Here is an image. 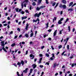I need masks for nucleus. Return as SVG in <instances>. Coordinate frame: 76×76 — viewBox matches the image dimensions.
Returning <instances> with one entry per match:
<instances>
[{"label": "nucleus", "instance_id": "nucleus-1", "mask_svg": "<svg viewBox=\"0 0 76 76\" xmlns=\"http://www.w3.org/2000/svg\"><path fill=\"white\" fill-rule=\"evenodd\" d=\"M59 7H60V8H61V9H62V8H63V9H66L67 7L65 4L63 5L62 4H59Z\"/></svg>", "mask_w": 76, "mask_h": 76}, {"label": "nucleus", "instance_id": "nucleus-2", "mask_svg": "<svg viewBox=\"0 0 76 76\" xmlns=\"http://www.w3.org/2000/svg\"><path fill=\"white\" fill-rule=\"evenodd\" d=\"M25 64V62L23 61L22 60L21 61V62H18L17 63V65L19 67H20V66H21V64H22V66H23L24 65V64Z\"/></svg>", "mask_w": 76, "mask_h": 76}, {"label": "nucleus", "instance_id": "nucleus-3", "mask_svg": "<svg viewBox=\"0 0 76 76\" xmlns=\"http://www.w3.org/2000/svg\"><path fill=\"white\" fill-rule=\"evenodd\" d=\"M41 15V12H40L39 13V14L38 13H36L34 15V17H37V18H39L40 16Z\"/></svg>", "mask_w": 76, "mask_h": 76}, {"label": "nucleus", "instance_id": "nucleus-4", "mask_svg": "<svg viewBox=\"0 0 76 76\" xmlns=\"http://www.w3.org/2000/svg\"><path fill=\"white\" fill-rule=\"evenodd\" d=\"M58 65H59V64H57L56 62H54L53 64V68H56V66H57V67H58Z\"/></svg>", "mask_w": 76, "mask_h": 76}, {"label": "nucleus", "instance_id": "nucleus-5", "mask_svg": "<svg viewBox=\"0 0 76 76\" xmlns=\"http://www.w3.org/2000/svg\"><path fill=\"white\" fill-rule=\"evenodd\" d=\"M28 68H27L25 70H24L23 71V73H26L27 72H28Z\"/></svg>", "mask_w": 76, "mask_h": 76}, {"label": "nucleus", "instance_id": "nucleus-6", "mask_svg": "<svg viewBox=\"0 0 76 76\" xmlns=\"http://www.w3.org/2000/svg\"><path fill=\"white\" fill-rule=\"evenodd\" d=\"M57 30H56L54 31V33H53V37H54L56 35V34H57Z\"/></svg>", "mask_w": 76, "mask_h": 76}, {"label": "nucleus", "instance_id": "nucleus-7", "mask_svg": "<svg viewBox=\"0 0 76 76\" xmlns=\"http://www.w3.org/2000/svg\"><path fill=\"white\" fill-rule=\"evenodd\" d=\"M32 67H33V68L34 69H35V68H36V67H37V65H36V64H33V65H32Z\"/></svg>", "mask_w": 76, "mask_h": 76}, {"label": "nucleus", "instance_id": "nucleus-8", "mask_svg": "<svg viewBox=\"0 0 76 76\" xmlns=\"http://www.w3.org/2000/svg\"><path fill=\"white\" fill-rule=\"evenodd\" d=\"M41 1H42V0H38L37 1L38 5H39L40 3H41Z\"/></svg>", "mask_w": 76, "mask_h": 76}, {"label": "nucleus", "instance_id": "nucleus-9", "mask_svg": "<svg viewBox=\"0 0 76 76\" xmlns=\"http://www.w3.org/2000/svg\"><path fill=\"white\" fill-rule=\"evenodd\" d=\"M1 44H2L1 45V46H4V41H3L2 42H1Z\"/></svg>", "mask_w": 76, "mask_h": 76}, {"label": "nucleus", "instance_id": "nucleus-10", "mask_svg": "<svg viewBox=\"0 0 76 76\" xmlns=\"http://www.w3.org/2000/svg\"><path fill=\"white\" fill-rule=\"evenodd\" d=\"M42 58H39V61L38 62L39 64L41 63V61H42Z\"/></svg>", "mask_w": 76, "mask_h": 76}, {"label": "nucleus", "instance_id": "nucleus-11", "mask_svg": "<svg viewBox=\"0 0 76 76\" xmlns=\"http://www.w3.org/2000/svg\"><path fill=\"white\" fill-rule=\"evenodd\" d=\"M62 3H64V4H66V1L65 0H62L61 1Z\"/></svg>", "mask_w": 76, "mask_h": 76}, {"label": "nucleus", "instance_id": "nucleus-12", "mask_svg": "<svg viewBox=\"0 0 76 76\" xmlns=\"http://www.w3.org/2000/svg\"><path fill=\"white\" fill-rule=\"evenodd\" d=\"M73 2H70L69 5V7H70V6H72L73 5Z\"/></svg>", "mask_w": 76, "mask_h": 76}, {"label": "nucleus", "instance_id": "nucleus-13", "mask_svg": "<svg viewBox=\"0 0 76 76\" xmlns=\"http://www.w3.org/2000/svg\"><path fill=\"white\" fill-rule=\"evenodd\" d=\"M27 18V16L23 17L22 18V20H23V19H26Z\"/></svg>", "mask_w": 76, "mask_h": 76}, {"label": "nucleus", "instance_id": "nucleus-14", "mask_svg": "<svg viewBox=\"0 0 76 76\" xmlns=\"http://www.w3.org/2000/svg\"><path fill=\"white\" fill-rule=\"evenodd\" d=\"M58 23L59 25H60V24H61V23H62V22H61V21L59 20H58Z\"/></svg>", "mask_w": 76, "mask_h": 76}, {"label": "nucleus", "instance_id": "nucleus-15", "mask_svg": "<svg viewBox=\"0 0 76 76\" xmlns=\"http://www.w3.org/2000/svg\"><path fill=\"white\" fill-rule=\"evenodd\" d=\"M40 9H44V8H45V6H42L40 7Z\"/></svg>", "mask_w": 76, "mask_h": 76}, {"label": "nucleus", "instance_id": "nucleus-16", "mask_svg": "<svg viewBox=\"0 0 76 76\" xmlns=\"http://www.w3.org/2000/svg\"><path fill=\"white\" fill-rule=\"evenodd\" d=\"M40 9H41V8L40 7L39 8L38 7L36 9L38 11H39V10H40Z\"/></svg>", "mask_w": 76, "mask_h": 76}, {"label": "nucleus", "instance_id": "nucleus-17", "mask_svg": "<svg viewBox=\"0 0 76 76\" xmlns=\"http://www.w3.org/2000/svg\"><path fill=\"white\" fill-rule=\"evenodd\" d=\"M48 25H49V23L48 22L47 23V24H46V29L48 28Z\"/></svg>", "mask_w": 76, "mask_h": 76}, {"label": "nucleus", "instance_id": "nucleus-18", "mask_svg": "<svg viewBox=\"0 0 76 76\" xmlns=\"http://www.w3.org/2000/svg\"><path fill=\"white\" fill-rule=\"evenodd\" d=\"M25 36L26 37V38H28V37H29V35L27 34H26Z\"/></svg>", "mask_w": 76, "mask_h": 76}, {"label": "nucleus", "instance_id": "nucleus-19", "mask_svg": "<svg viewBox=\"0 0 76 76\" xmlns=\"http://www.w3.org/2000/svg\"><path fill=\"white\" fill-rule=\"evenodd\" d=\"M25 2H26V3H28L29 2V1L28 0H25V1H23V3H25Z\"/></svg>", "mask_w": 76, "mask_h": 76}, {"label": "nucleus", "instance_id": "nucleus-20", "mask_svg": "<svg viewBox=\"0 0 76 76\" xmlns=\"http://www.w3.org/2000/svg\"><path fill=\"white\" fill-rule=\"evenodd\" d=\"M69 20V19L68 18H66V21H65L64 23H66L67 22H68V20Z\"/></svg>", "mask_w": 76, "mask_h": 76}, {"label": "nucleus", "instance_id": "nucleus-21", "mask_svg": "<svg viewBox=\"0 0 76 76\" xmlns=\"http://www.w3.org/2000/svg\"><path fill=\"white\" fill-rule=\"evenodd\" d=\"M68 28L69 32H70V26H68Z\"/></svg>", "mask_w": 76, "mask_h": 76}, {"label": "nucleus", "instance_id": "nucleus-22", "mask_svg": "<svg viewBox=\"0 0 76 76\" xmlns=\"http://www.w3.org/2000/svg\"><path fill=\"white\" fill-rule=\"evenodd\" d=\"M68 11H71V12H72V11H73V9H72V8L68 9Z\"/></svg>", "mask_w": 76, "mask_h": 76}, {"label": "nucleus", "instance_id": "nucleus-23", "mask_svg": "<svg viewBox=\"0 0 76 76\" xmlns=\"http://www.w3.org/2000/svg\"><path fill=\"white\" fill-rule=\"evenodd\" d=\"M19 72H17V75H18V76H21V75H20V74H19Z\"/></svg>", "mask_w": 76, "mask_h": 76}, {"label": "nucleus", "instance_id": "nucleus-24", "mask_svg": "<svg viewBox=\"0 0 76 76\" xmlns=\"http://www.w3.org/2000/svg\"><path fill=\"white\" fill-rule=\"evenodd\" d=\"M20 13H21L22 14V15H23L25 13V12L22 11L21 12H20Z\"/></svg>", "mask_w": 76, "mask_h": 76}, {"label": "nucleus", "instance_id": "nucleus-25", "mask_svg": "<svg viewBox=\"0 0 76 76\" xmlns=\"http://www.w3.org/2000/svg\"><path fill=\"white\" fill-rule=\"evenodd\" d=\"M46 0V3L47 4H49V2H48V0Z\"/></svg>", "mask_w": 76, "mask_h": 76}, {"label": "nucleus", "instance_id": "nucleus-26", "mask_svg": "<svg viewBox=\"0 0 76 76\" xmlns=\"http://www.w3.org/2000/svg\"><path fill=\"white\" fill-rule=\"evenodd\" d=\"M58 4H59L58 3L56 4V5L55 7V8H56V7H57V6H58Z\"/></svg>", "mask_w": 76, "mask_h": 76}, {"label": "nucleus", "instance_id": "nucleus-27", "mask_svg": "<svg viewBox=\"0 0 76 76\" xmlns=\"http://www.w3.org/2000/svg\"><path fill=\"white\" fill-rule=\"evenodd\" d=\"M62 47V45H60L58 47V48L59 49H60V48H61Z\"/></svg>", "mask_w": 76, "mask_h": 76}, {"label": "nucleus", "instance_id": "nucleus-28", "mask_svg": "<svg viewBox=\"0 0 76 76\" xmlns=\"http://www.w3.org/2000/svg\"><path fill=\"white\" fill-rule=\"evenodd\" d=\"M32 4L33 6H35V5H36V3H35V2H34L32 3Z\"/></svg>", "mask_w": 76, "mask_h": 76}, {"label": "nucleus", "instance_id": "nucleus-29", "mask_svg": "<svg viewBox=\"0 0 76 76\" xmlns=\"http://www.w3.org/2000/svg\"><path fill=\"white\" fill-rule=\"evenodd\" d=\"M56 2H54L52 4L53 6H54L56 5Z\"/></svg>", "mask_w": 76, "mask_h": 76}, {"label": "nucleus", "instance_id": "nucleus-30", "mask_svg": "<svg viewBox=\"0 0 76 76\" xmlns=\"http://www.w3.org/2000/svg\"><path fill=\"white\" fill-rule=\"evenodd\" d=\"M33 35H34V33H31L30 37H33Z\"/></svg>", "mask_w": 76, "mask_h": 76}, {"label": "nucleus", "instance_id": "nucleus-31", "mask_svg": "<svg viewBox=\"0 0 76 76\" xmlns=\"http://www.w3.org/2000/svg\"><path fill=\"white\" fill-rule=\"evenodd\" d=\"M45 55L46 56H47V57H50V55L48 53H46Z\"/></svg>", "mask_w": 76, "mask_h": 76}, {"label": "nucleus", "instance_id": "nucleus-32", "mask_svg": "<svg viewBox=\"0 0 76 76\" xmlns=\"http://www.w3.org/2000/svg\"><path fill=\"white\" fill-rule=\"evenodd\" d=\"M15 45V43H13L11 45L12 47H14Z\"/></svg>", "mask_w": 76, "mask_h": 76}, {"label": "nucleus", "instance_id": "nucleus-33", "mask_svg": "<svg viewBox=\"0 0 76 76\" xmlns=\"http://www.w3.org/2000/svg\"><path fill=\"white\" fill-rule=\"evenodd\" d=\"M15 10H16V12H18L19 11H18V10H19V8H17L15 9Z\"/></svg>", "mask_w": 76, "mask_h": 76}, {"label": "nucleus", "instance_id": "nucleus-34", "mask_svg": "<svg viewBox=\"0 0 76 76\" xmlns=\"http://www.w3.org/2000/svg\"><path fill=\"white\" fill-rule=\"evenodd\" d=\"M3 50H4V51H5L6 53H7V50H6V49H4Z\"/></svg>", "mask_w": 76, "mask_h": 76}, {"label": "nucleus", "instance_id": "nucleus-35", "mask_svg": "<svg viewBox=\"0 0 76 76\" xmlns=\"http://www.w3.org/2000/svg\"><path fill=\"white\" fill-rule=\"evenodd\" d=\"M50 60H54V58H53V57H51L50 58Z\"/></svg>", "mask_w": 76, "mask_h": 76}, {"label": "nucleus", "instance_id": "nucleus-36", "mask_svg": "<svg viewBox=\"0 0 76 76\" xmlns=\"http://www.w3.org/2000/svg\"><path fill=\"white\" fill-rule=\"evenodd\" d=\"M52 57L53 58H55V56H54V53L52 54Z\"/></svg>", "mask_w": 76, "mask_h": 76}, {"label": "nucleus", "instance_id": "nucleus-37", "mask_svg": "<svg viewBox=\"0 0 76 76\" xmlns=\"http://www.w3.org/2000/svg\"><path fill=\"white\" fill-rule=\"evenodd\" d=\"M52 31V30L51 29H49V30H48V32H51V31Z\"/></svg>", "mask_w": 76, "mask_h": 76}, {"label": "nucleus", "instance_id": "nucleus-38", "mask_svg": "<svg viewBox=\"0 0 76 76\" xmlns=\"http://www.w3.org/2000/svg\"><path fill=\"white\" fill-rule=\"evenodd\" d=\"M67 48L68 50H69V45H67Z\"/></svg>", "mask_w": 76, "mask_h": 76}, {"label": "nucleus", "instance_id": "nucleus-39", "mask_svg": "<svg viewBox=\"0 0 76 76\" xmlns=\"http://www.w3.org/2000/svg\"><path fill=\"white\" fill-rule=\"evenodd\" d=\"M24 7H26V3L24 4Z\"/></svg>", "mask_w": 76, "mask_h": 76}, {"label": "nucleus", "instance_id": "nucleus-40", "mask_svg": "<svg viewBox=\"0 0 76 76\" xmlns=\"http://www.w3.org/2000/svg\"><path fill=\"white\" fill-rule=\"evenodd\" d=\"M28 50H26V55H27V54H28Z\"/></svg>", "mask_w": 76, "mask_h": 76}, {"label": "nucleus", "instance_id": "nucleus-41", "mask_svg": "<svg viewBox=\"0 0 76 76\" xmlns=\"http://www.w3.org/2000/svg\"><path fill=\"white\" fill-rule=\"evenodd\" d=\"M33 56V55L32 54H30L29 56L30 57H32Z\"/></svg>", "mask_w": 76, "mask_h": 76}, {"label": "nucleus", "instance_id": "nucleus-42", "mask_svg": "<svg viewBox=\"0 0 76 76\" xmlns=\"http://www.w3.org/2000/svg\"><path fill=\"white\" fill-rule=\"evenodd\" d=\"M65 52H66L65 51H64L63 52V53H62V54H61V56H62L63 55H64V53H65Z\"/></svg>", "mask_w": 76, "mask_h": 76}, {"label": "nucleus", "instance_id": "nucleus-43", "mask_svg": "<svg viewBox=\"0 0 76 76\" xmlns=\"http://www.w3.org/2000/svg\"><path fill=\"white\" fill-rule=\"evenodd\" d=\"M17 30L19 32H20V29L19 28H17Z\"/></svg>", "mask_w": 76, "mask_h": 76}, {"label": "nucleus", "instance_id": "nucleus-44", "mask_svg": "<svg viewBox=\"0 0 76 76\" xmlns=\"http://www.w3.org/2000/svg\"><path fill=\"white\" fill-rule=\"evenodd\" d=\"M13 65H14V66H15L16 67H17V65H16V64L15 63L14 64H13Z\"/></svg>", "mask_w": 76, "mask_h": 76}, {"label": "nucleus", "instance_id": "nucleus-45", "mask_svg": "<svg viewBox=\"0 0 76 76\" xmlns=\"http://www.w3.org/2000/svg\"><path fill=\"white\" fill-rule=\"evenodd\" d=\"M2 46V47H3L2 49L4 50V49H5V48H4V46Z\"/></svg>", "mask_w": 76, "mask_h": 76}, {"label": "nucleus", "instance_id": "nucleus-46", "mask_svg": "<svg viewBox=\"0 0 76 76\" xmlns=\"http://www.w3.org/2000/svg\"><path fill=\"white\" fill-rule=\"evenodd\" d=\"M39 56L40 57H42L43 55H42V54H39Z\"/></svg>", "mask_w": 76, "mask_h": 76}, {"label": "nucleus", "instance_id": "nucleus-47", "mask_svg": "<svg viewBox=\"0 0 76 76\" xmlns=\"http://www.w3.org/2000/svg\"><path fill=\"white\" fill-rule=\"evenodd\" d=\"M39 67H41V68H42L43 67H44V66H43V65H40L39 66Z\"/></svg>", "mask_w": 76, "mask_h": 76}, {"label": "nucleus", "instance_id": "nucleus-48", "mask_svg": "<svg viewBox=\"0 0 76 76\" xmlns=\"http://www.w3.org/2000/svg\"><path fill=\"white\" fill-rule=\"evenodd\" d=\"M63 19H64V18H61L60 20H59L61 21H62V20H63Z\"/></svg>", "mask_w": 76, "mask_h": 76}, {"label": "nucleus", "instance_id": "nucleus-49", "mask_svg": "<svg viewBox=\"0 0 76 76\" xmlns=\"http://www.w3.org/2000/svg\"><path fill=\"white\" fill-rule=\"evenodd\" d=\"M25 12H26V13H29V12L28 11V10H26L25 11Z\"/></svg>", "mask_w": 76, "mask_h": 76}, {"label": "nucleus", "instance_id": "nucleus-50", "mask_svg": "<svg viewBox=\"0 0 76 76\" xmlns=\"http://www.w3.org/2000/svg\"><path fill=\"white\" fill-rule=\"evenodd\" d=\"M13 34V31H12L10 32L9 35H10V34Z\"/></svg>", "mask_w": 76, "mask_h": 76}, {"label": "nucleus", "instance_id": "nucleus-51", "mask_svg": "<svg viewBox=\"0 0 76 76\" xmlns=\"http://www.w3.org/2000/svg\"><path fill=\"white\" fill-rule=\"evenodd\" d=\"M46 64H47L48 66H49V64H50V63L48 62H46Z\"/></svg>", "mask_w": 76, "mask_h": 76}, {"label": "nucleus", "instance_id": "nucleus-52", "mask_svg": "<svg viewBox=\"0 0 76 76\" xmlns=\"http://www.w3.org/2000/svg\"><path fill=\"white\" fill-rule=\"evenodd\" d=\"M22 11V9H20L18 11V12H20Z\"/></svg>", "mask_w": 76, "mask_h": 76}, {"label": "nucleus", "instance_id": "nucleus-53", "mask_svg": "<svg viewBox=\"0 0 76 76\" xmlns=\"http://www.w3.org/2000/svg\"><path fill=\"white\" fill-rule=\"evenodd\" d=\"M45 47V46H43L41 47V49H43Z\"/></svg>", "mask_w": 76, "mask_h": 76}, {"label": "nucleus", "instance_id": "nucleus-54", "mask_svg": "<svg viewBox=\"0 0 76 76\" xmlns=\"http://www.w3.org/2000/svg\"><path fill=\"white\" fill-rule=\"evenodd\" d=\"M7 24L6 23H5L3 25V26H7Z\"/></svg>", "mask_w": 76, "mask_h": 76}, {"label": "nucleus", "instance_id": "nucleus-55", "mask_svg": "<svg viewBox=\"0 0 76 76\" xmlns=\"http://www.w3.org/2000/svg\"><path fill=\"white\" fill-rule=\"evenodd\" d=\"M21 37H22V35L20 34L19 36V38H21Z\"/></svg>", "mask_w": 76, "mask_h": 76}, {"label": "nucleus", "instance_id": "nucleus-56", "mask_svg": "<svg viewBox=\"0 0 76 76\" xmlns=\"http://www.w3.org/2000/svg\"><path fill=\"white\" fill-rule=\"evenodd\" d=\"M51 48L52 49V50H54V48L53 47V46H51Z\"/></svg>", "mask_w": 76, "mask_h": 76}, {"label": "nucleus", "instance_id": "nucleus-57", "mask_svg": "<svg viewBox=\"0 0 76 76\" xmlns=\"http://www.w3.org/2000/svg\"><path fill=\"white\" fill-rule=\"evenodd\" d=\"M48 39L49 40V41H51V38L50 37H49L48 38Z\"/></svg>", "mask_w": 76, "mask_h": 76}, {"label": "nucleus", "instance_id": "nucleus-58", "mask_svg": "<svg viewBox=\"0 0 76 76\" xmlns=\"http://www.w3.org/2000/svg\"><path fill=\"white\" fill-rule=\"evenodd\" d=\"M18 38V36H15V37L14 39H16V38Z\"/></svg>", "mask_w": 76, "mask_h": 76}, {"label": "nucleus", "instance_id": "nucleus-59", "mask_svg": "<svg viewBox=\"0 0 76 76\" xmlns=\"http://www.w3.org/2000/svg\"><path fill=\"white\" fill-rule=\"evenodd\" d=\"M75 28H73V30H72V31L73 32H75Z\"/></svg>", "mask_w": 76, "mask_h": 76}, {"label": "nucleus", "instance_id": "nucleus-60", "mask_svg": "<svg viewBox=\"0 0 76 76\" xmlns=\"http://www.w3.org/2000/svg\"><path fill=\"white\" fill-rule=\"evenodd\" d=\"M8 20H10V17H8L7 18Z\"/></svg>", "mask_w": 76, "mask_h": 76}, {"label": "nucleus", "instance_id": "nucleus-61", "mask_svg": "<svg viewBox=\"0 0 76 76\" xmlns=\"http://www.w3.org/2000/svg\"><path fill=\"white\" fill-rule=\"evenodd\" d=\"M22 44H25V42H22Z\"/></svg>", "mask_w": 76, "mask_h": 76}, {"label": "nucleus", "instance_id": "nucleus-62", "mask_svg": "<svg viewBox=\"0 0 76 76\" xmlns=\"http://www.w3.org/2000/svg\"><path fill=\"white\" fill-rule=\"evenodd\" d=\"M73 76V74H70L69 75V76Z\"/></svg>", "mask_w": 76, "mask_h": 76}, {"label": "nucleus", "instance_id": "nucleus-63", "mask_svg": "<svg viewBox=\"0 0 76 76\" xmlns=\"http://www.w3.org/2000/svg\"><path fill=\"white\" fill-rule=\"evenodd\" d=\"M59 34H62V33L61 32V30H60L59 31Z\"/></svg>", "mask_w": 76, "mask_h": 76}, {"label": "nucleus", "instance_id": "nucleus-64", "mask_svg": "<svg viewBox=\"0 0 76 76\" xmlns=\"http://www.w3.org/2000/svg\"><path fill=\"white\" fill-rule=\"evenodd\" d=\"M60 14H61V15H62L63 14V11H62L61 12Z\"/></svg>", "mask_w": 76, "mask_h": 76}]
</instances>
